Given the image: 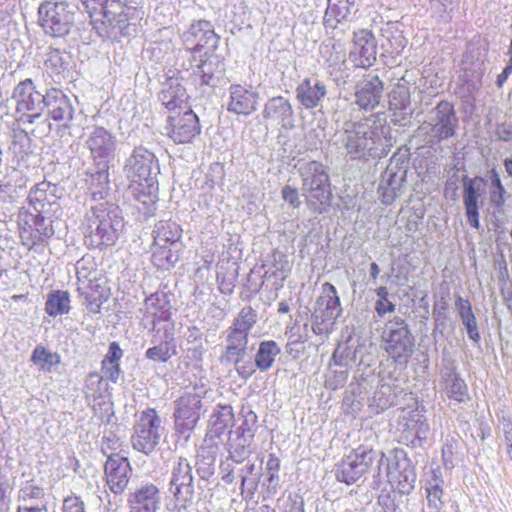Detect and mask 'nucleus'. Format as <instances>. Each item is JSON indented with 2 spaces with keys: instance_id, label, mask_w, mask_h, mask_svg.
Wrapping results in <instances>:
<instances>
[{
  "instance_id": "obj_1",
  "label": "nucleus",
  "mask_w": 512,
  "mask_h": 512,
  "mask_svg": "<svg viewBox=\"0 0 512 512\" xmlns=\"http://www.w3.org/2000/svg\"><path fill=\"white\" fill-rule=\"evenodd\" d=\"M390 127L373 117L345 121L333 136V144L350 160L381 159L392 147Z\"/></svg>"
},
{
  "instance_id": "obj_2",
  "label": "nucleus",
  "mask_w": 512,
  "mask_h": 512,
  "mask_svg": "<svg viewBox=\"0 0 512 512\" xmlns=\"http://www.w3.org/2000/svg\"><path fill=\"white\" fill-rule=\"evenodd\" d=\"M124 226L117 208L102 202L91 206L86 213L85 244L91 248L111 246Z\"/></svg>"
},
{
  "instance_id": "obj_3",
  "label": "nucleus",
  "mask_w": 512,
  "mask_h": 512,
  "mask_svg": "<svg viewBox=\"0 0 512 512\" xmlns=\"http://www.w3.org/2000/svg\"><path fill=\"white\" fill-rule=\"evenodd\" d=\"M298 173L307 206L315 213H322L332 197L329 175L324 165L318 161L302 162L299 163Z\"/></svg>"
},
{
  "instance_id": "obj_4",
  "label": "nucleus",
  "mask_w": 512,
  "mask_h": 512,
  "mask_svg": "<svg viewBox=\"0 0 512 512\" xmlns=\"http://www.w3.org/2000/svg\"><path fill=\"white\" fill-rule=\"evenodd\" d=\"M367 453L372 454L370 463H367V466L375 485H380L386 478L392 485L396 484L402 493H408L413 489L416 475L413 468L409 467L408 460L405 458L403 451L395 450L396 467L400 468L402 466L403 468L398 473L391 468L384 452L367 448Z\"/></svg>"
},
{
  "instance_id": "obj_5",
  "label": "nucleus",
  "mask_w": 512,
  "mask_h": 512,
  "mask_svg": "<svg viewBox=\"0 0 512 512\" xmlns=\"http://www.w3.org/2000/svg\"><path fill=\"white\" fill-rule=\"evenodd\" d=\"M73 9L67 2L47 0L38 8V23L43 32L54 38L67 36L74 27Z\"/></svg>"
},
{
  "instance_id": "obj_6",
  "label": "nucleus",
  "mask_w": 512,
  "mask_h": 512,
  "mask_svg": "<svg viewBox=\"0 0 512 512\" xmlns=\"http://www.w3.org/2000/svg\"><path fill=\"white\" fill-rule=\"evenodd\" d=\"M382 337L389 356L398 364L407 363L413 353L414 337L406 321L394 317L385 324Z\"/></svg>"
},
{
  "instance_id": "obj_7",
  "label": "nucleus",
  "mask_w": 512,
  "mask_h": 512,
  "mask_svg": "<svg viewBox=\"0 0 512 512\" xmlns=\"http://www.w3.org/2000/svg\"><path fill=\"white\" fill-rule=\"evenodd\" d=\"M160 430L161 419L157 411L152 408L144 410L134 425V432L131 436L133 448L148 455L159 444Z\"/></svg>"
},
{
  "instance_id": "obj_8",
  "label": "nucleus",
  "mask_w": 512,
  "mask_h": 512,
  "mask_svg": "<svg viewBox=\"0 0 512 512\" xmlns=\"http://www.w3.org/2000/svg\"><path fill=\"white\" fill-rule=\"evenodd\" d=\"M12 98L16 101L17 112L22 113L18 120L23 123H33L46 105V94L36 91L31 79L21 81L14 88Z\"/></svg>"
},
{
  "instance_id": "obj_9",
  "label": "nucleus",
  "mask_w": 512,
  "mask_h": 512,
  "mask_svg": "<svg viewBox=\"0 0 512 512\" xmlns=\"http://www.w3.org/2000/svg\"><path fill=\"white\" fill-rule=\"evenodd\" d=\"M84 145L90 152L93 163H110L117 149V137L103 126L87 127Z\"/></svg>"
},
{
  "instance_id": "obj_10",
  "label": "nucleus",
  "mask_w": 512,
  "mask_h": 512,
  "mask_svg": "<svg viewBox=\"0 0 512 512\" xmlns=\"http://www.w3.org/2000/svg\"><path fill=\"white\" fill-rule=\"evenodd\" d=\"M202 400L197 393L186 392L174 401L175 429L188 440L200 419Z\"/></svg>"
},
{
  "instance_id": "obj_11",
  "label": "nucleus",
  "mask_w": 512,
  "mask_h": 512,
  "mask_svg": "<svg viewBox=\"0 0 512 512\" xmlns=\"http://www.w3.org/2000/svg\"><path fill=\"white\" fill-rule=\"evenodd\" d=\"M430 127L431 136L441 142L455 135L458 127V117L453 104L448 101H440L428 115V119L421 128Z\"/></svg>"
},
{
  "instance_id": "obj_12",
  "label": "nucleus",
  "mask_w": 512,
  "mask_h": 512,
  "mask_svg": "<svg viewBox=\"0 0 512 512\" xmlns=\"http://www.w3.org/2000/svg\"><path fill=\"white\" fill-rule=\"evenodd\" d=\"M124 171L132 182L153 181V178L159 173L158 160L153 152L143 146H138L126 159Z\"/></svg>"
},
{
  "instance_id": "obj_13",
  "label": "nucleus",
  "mask_w": 512,
  "mask_h": 512,
  "mask_svg": "<svg viewBox=\"0 0 512 512\" xmlns=\"http://www.w3.org/2000/svg\"><path fill=\"white\" fill-rule=\"evenodd\" d=\"M342 312L340 298L335 286L329 282L322 284L321 295L317 298L312 313V327L315 333L321 331L319 325L329 322L333 324Z\"/></svg>"
},
{
  "instance_id": "obj_14",
  "label": "nucleus",
  "mask_w": 512,
  "mask_h": 512,
  "mask_svg": "<svg viewBox=\"0 0 512 512\" xmlns=\"http://www.w3.org/2000/svg\"><path fill=\"white\" fill-rule=\"evenodd\" d=\"M372 454L367 453V448L359 447L346 455L336 470V478L347 485L357 482L366 472L367 463H370Z\"/></svg>"
},
{
  "instance_id": "obj_15",
  "label": "nucleus",
  "mask_w": 512,
  "mask_h": 512,
  "mask_svg": "<svg viewBox=\"0 0 512 512\" xmlns=\"http://www.w3.org/2000/svg\"><path fill=\"white\" fill-rule=\"evenodd\" d=\"M167 121L168 135L175 143H190L200 133L199 119L192 109L170 115Z\"/></svg>"
},
{
  "instance_id": "obj_16",
  "label": "nucleus",
  "mask_w": 512,
  "mask_h": 512,
  "mask_svg": "<svg viewBox=\"0 0 512 512\" xmlns=\"http://www.w3.org/2000/svg\"><path fill=\"white\" fill-rule=\"evenodd\" d=\"M266 127L278 126L290 130L294 127V110L290 101L283 96H275L266 101L262 110Z\"/></svg>"
},
{
  "instance_id": "obj_17",
  "label": "nucleus",
  "mask_w": 512,
  "mask_h": 512,
  "mask_svg": "<svg viewBox=\"0 0 512 512\" xmlns=\"http://www.w3.org/2000/svg\"><path fill=\"white\" fill-rule=\"evenodd\" d=\"M171 474L170 491L176 501L182 504L190 502L194 496V485L192 467L187 459L179 457Z\"/></svg>"
},
{
  "instance_id": "obj_18",
  "label": "nucleus",
  "mask_w": 512,
  "mask_h": 512,
  "mask_svg": "<svg viewBox=\"0 0 512 512\" xmlns=\"http://www.w3.org/2000/svg\"><path fill=\"white\" fill-rule=\"evenodd\" d=\"M107 485L116 495L122 494L132 475V468L127 458L118 454L108 457L104 467Z\"/></svg>"
},
{
  "instance_id": "obj_19",
  "label": "nucleus",
  "mask_w": 512,
  "mask_h": 512,
  "mask_svg": "<svg viewBox=\"0 0 512 512\" xmlns=\"http://www.w3.org/2000/svg\"><path fill=\"white\" fill-rule=\"evenodd\" d=\"M377 44L373 34L366 29L354 32L350 59L361 68H369L376 61Z\"/></svg>"
},
{
  "instance_id": "obj_20",
  "label": "nucleus",
  "mask_w": 512,
  "mask_h": 512,
  "mask_svg": "<svg viewBox=\"0 0 512 512\" xmlns=\"http://www.w3.org/2000/svg\"><path fill=\"white\" fill-rule=\"evenodd\" d=\"M54 234L51 221L47 220L42 213L25 214L24 224L21 227V238L26 239L27 245H36L44 242Z\"/></svg>"
},
{
  "instance_id": "obj_21",
  "label": "nucleus",
  "mask_w": 512,
  "mask_h": 512,
  "mask_svg": "<svg viewBox=\"0 0 512 512\" xmlns=\"http://www.w3.org/2000/svg\"><path fill=\"white\" fill-rule=\"evenodd\" d=\"M401 441L407 445L418 446L427 439L429 424L426 418L418 412H411L399 422Z\"/></svg>"
},
{
  "instance_id": "obj_22",
  "label": "nucleus",
  "mask_w": 512,
  "mask_h": 512,
  "mask_svg": "<svg viewBox=\"0 0 512 512\" xmlns=\"http://www.w3.org/2000/svg\"><path fill=\"white\" fill-rule=\"evenodd\" d=\"M463 204L468 223L475 229L480 228L479 199L482 195V179L463 178Z\"/></svg>"
},
{
  "instance_id": "obj_23",
  "label": "nucleus",
  "mask_w": 512,
  "mask_h": 512,
  "mask_svg": "<svg viewBox=\"0 0 512 512\" xmlns=\"http://www.w3.org/2000/svg\"><path fill=\"white\" fill-rule=\"evenodd\" d=\"M383 83L377 75H368L356 86V104L363 110H373L380 102Z\"/></svg>"
},
{
  "instance_id": "obj_24",
  "label": "nucleus",
  "mask_w": 512,
  "mask_h": 512,
  "mask_svg": "<svg viewBox=\"0 0 512 512\" xmlns=\"http://www.w3.org/2000/svg\"><path fill=\"white\" fill-rule=\"evenodd\" d=\"M160 492L156 485L146 483L129 495L130 512H156L160 505Z\"/></svg>"
},
{
  "instance_id": "obj_25",
  "label": "nucleus",
  "mask_w": 512,
  "mask_h": 512,
  "mask_svg": "<svg viewBox=\"0 0 512 512\" xmlns=\"http://www.w3.org/2000/svg\"><path fill=\"white\" fill-rule=\"evenodd\" d=\"M129 190L136 202L137 210L146 217L152 216L158 201V188L153 181L133 182Z\"/></svg>"
},
{
  "instance_id": "obj_26",
  "label": "nucleus",
  "mask_w": 512,
  "mask_h": 512,
  "mask_svg": "<svg viewBox=\"0 0 512 512\" xmlns=\"http://www.w3.org/2000/svg\"><path fill=\"white\" fill-rule=\"evenodd\" d=\"M295 92L296 99L305 109H313L326 97L327 87L318 78H305Z\"/></svg>"
},
{
  "instance_id": "obj_27",
  "label": "nucleus",
  "mask_w": 512,
  "mask_h": 512,
  "mask_svg": "<svg viewBox=\"0 0 512 512\" xmlns=\"http://www.w3.org/2000/svg\"><path fill=\"white\" fill-rule=\"evenodd\" d=\"M183 40L190 49H201L205 46L214 47L217 43V35L209 21L199 20L192 23L183 34Z\"/></svg>"
},
{
  "instance_id": "obj_28",
  "label": "nucleus",
  "mask_w": 512,
  "mask_h": 512,
  "mask_svg": "<svg viewBox=\"0 0 512 512\" xmlns=\"http://www.w3.org/2000/svg\"><path fill=\"white\" fill-rule=\"evenodd\" d=\"M86 185L94 200H102L109 191V163H94L85 178Z\"/></svg>"
},
{
  "instance_id": "obj_29",
  "label": "nucleus",
  "mask_w": 512,
  "mask_h": 512,
  "mask_svg": "<svg viewBox=\"0 0 512 512\" xmlns=\"http://www.w3.org/2000/svg\"><path fill=\"white\" fill-rule=\"evenodd\" d=\"M230 101L228 111L235 114L249 115L255 109L258 101V94L247 90L241 85L234 84L229 88Z\"/></svg>"
},
{
  "instance_id": "obj_30",
  "label": "nucleus",
  "mask_w": 512,
  "mask_h": 512,
  "mask_svg": "<svg viewBox=\"0 0 512 512\" xmlns=\"http://www.w3.org/2000/svg\"><path fill=\"white\" fill-rule=\"evenodd\" d=\"M45 108L53 120L63 121L65 125L73 119L74 109L68 97L58 89L46 93Z\"/></svg>"
},
{
  "instance_id": "obj_31",
  "label": "nucleus",
  "mask_w": 512,
  "mask_h": 512,
  "mask_svg": "<svg viewBox=\"0 0 512 512\" xmlns=\"http://www.w3.org/2000/svg\"><path fill=\"white\" fill-rule=\"evenodd\" d=\"M55 192L56 186L49 182H41L31 189L28 199L36 213H47L57 204Z\"/></svg>"
},
{
  "instance_id": "obj_32",
  "label": "nucleus",
  "mask_w": 512,
  "mask_h": 512,
  "mask_svg": "<svg viewBox=\"0 0 512 512\" xmlns=\"http://www.w3.org/2000/svg\"><path fill=\"white\" fill-rule=\"evenodd\" d=\"M44 66L52 77L65 78L71 66V55L65 50L49 47Z\"/></svg>"
},
{
  "instance_id": "obj_33",
  "label": "nucleus",
  "mask_w": 512,
  "mask_h": 512,
  "mask_svg": "<svg viewBox=\"0 0 512 512\" xmlns=\"http://www.w3.org/2000/svg\"><path fill=\"white\" fill-rule=\"evenodd\" d=\"M355 5V0H328L323 22L326 28L335 29L337 25L347 20Z\"/></svg>"
},
{
  "instance_id": "obj_34",
  "label": "nucleus",
  "mask_w": 512,
  "mask_h": 512,
  "mask_svg": "<svg viewBox=\"0 0 512 512\" xmlns=\"http://www.w3.org/2000/svg\"><path fill=\"white\" fill-rule=\"evenodd\" d=\"M181 236L182 229L176 222L161 220L155 224L153 243L157 246L173 245L174 247H182Z\"/></svg>"
},
{
  "instance_id": "obj_35",
  "label": "nucleus",
  "mask_w": 512,
  "mask_h": 512,
  "mask_svg": "<svg viewBox=\"0 0 512 512\" xmlns=\"http://www.w3.org/2000/svg\"><path fill=\"white\" fill-rule=\"evenodd\" d=\"M18 510H48L43 489L35 485H26L19 490Z\"/></svg>"
},
{
  "instance_id": "obj_36",
  "label": "nucleus",
  "mask_w": 512,
  "mask_h": 512,
  "mask_svg": "<svg viewBox=\"0 0 512 512\" xmlns=\"http://www.w3.org/2000/svg\"><path fill=\"white\" fill-rule=\"evenodd\" d=\"M187 92L180 83H171L159 95L161 103L170 111L191 109L187 105Z\"/></svg>"
},
{
  "instance_id": "obj_37",
  "label": "nucleus",
  "mask_w": 512,
  "mask_h": 512,
  "mask_svg": "<svg viewBox=\"0 0 512 512\" xmlns=\"http://www.w3.org/2000/svg\"><path fill=\"white\" fill-rule=\"evenodd\" d=\"M102 376L98 373H90L87 377L85 389L86 394L92 396L93 398L100 397V394L94 389V386L102 385L103 377H106L113 383H116L119 379L121 369L119 363H106L102 362L101 368Z\"/></svg>"
},
{
  "instance_id": "obj_38",
  "label": "nucleus",
  "mask_w": 512,
  "mask_h": 512,
  "mask_svg": "<svg viewBox=\"0 0 512 512\" xmlns=\"http://www.w3.org/2000/svg\"><path fill=\"white\" fill-rule=\"evenodd\" d=\"M281 353V348L273 340L259 343L255 354L254 365L262 372L268 371L274 364L275 358Z\"/></svg>"
},
{
  "instance_id": "obj_39",
  "label": "nucleus",
  "mask_w": 512,
  "mask_h": 512,
  "mask_svg": "<svg viewBox=\"0 0 512 512\" xmlns=\"http://www.w3.org/2000/svg\"><path fill=\"white\" fill-rule=\"evenodd\" d=\"M181 247L173 245H152V262L159 269H170L179 260V251Z\"/></svg>"
},
{
  "instance_id": "obj_40",
  "label": "nucleus",
  "mask_w": 512,
  "mask_h": 512,
  "mask_svg": "<svg viewBox=\"0 0 512 512\" xmlns=\"http://www.w3.org/2000/svg\"><path fill=\"white\" fill-rule=\"evenodd\" d=\"M70 302V295L67 291H51L47 295L45 311L52 317L68 314L71 309Z\"/></svg>"
},
{
  "instance_id": "obj_41",
  "label": "nucleus",
  "mask_w": 512,
  "mask_h": 512,
  "mask_svg": "<svg viewBox=\"0 0 512 512\" xmlns=\"http://www.w3.org/2000/svg\"><path fill=\"white\" fill-rule=\"evenodd\" d=\"M144 306L147 316L153 317V326H155L156 320L167 319L168 302L164 295L158 293L151 294L146 298Z\"/></svg>"
},
{
  "instance_id": "obj_42",
  "label": "nucleus",
  "mask_w": 512,
  "mask_h": 512,
  "mask_svg": "<svg viewBox=\"0 0 512 512\" xmlns=\"http://www.w3.org/2000/svg\"><path fill=\"white\" fill-rule=\"evenodd\" d=\"M390 109L394 110V116L397 117L396 121H405L410 118V95L406 90L394 91L391 94Z\"/></svg>"
},
{
  "instance_id": "obj_43",
  "label": "nucleus",
  "mask_w": 512,
  "mask_h": 512,
  "mask_svg": "<svg viewBox=\"0 0 512 512\" xmlns=\"http://www.w3.org/2000/svg\"><path fill=\"white\" fill-rule=\"evenodd\" d=\"M31 361L44 372H51L54 366L60 363V356L46 349L44 346L38 345L34 348Z\"/></svg>"
},
{
  "instance_id": "obj_44",
  "label": "nucleus",
  "mask_w": 512,
  "mask_h": 512,
  "mask_svg": "<svg viewBox=\"0 0 512 512\" xmlns=\"http://www.w3.org/2000/svg\"><path fill=\"white\" fill-rule=\"evenodd\" d=\"M254 437V429H244L241 437H239V443L230 451V457L236 463L243 462L251 453L249 448L250 442Z\"/></svg>"
},
{
  "instance_id": "obj_45",
  "label": "nucleus",
  "mask_w": 512,
  "mask_h": 512,
  "mask_svg": "<svg viewBox=\"0 0 512 512\" xmlns=\"http://www.w3.org/2000/svg\"><path fill=\"white\" fill-rule=\"evenodd\" d=\"M280 460L274 454H270L266 463V482L268 493L275 495L279 489Z\"/></svg>"
},
{
  "instance_id": "obj_46",
  "label": "nucleus",
  "mask_w": 512,
  "mask_h": 512,
  "mask_svg": "<svg viewBox=\"0 0 512 512\" xmlns=\"http://www.w3.org/2000/svg\"><path fill=\"white\" fill-rule=\"evenodd\" d=\"M407 171L390 164L382 175L381 185L401 191Z\"/></svg>"
},
{
  "instance_id": "obj_47",
  "label": "nucleus",
  "mask_w": 512,
  "mask_h": 512,
  "mask_svg": "<svg viewBox=\"0 0 512 512\" xmlns=\"http://www.w3.org/2000/svg\"><path fill=\"white\" fill-rule=\"evenodd\" d=\"M490 182V202L495 208L501 209L505 204L504 196L506 194V190L501 182L499 174L495 169L491 170Z\"/></svg>"
},
{
  "instance_id": "obj_48",
  "label": "nucleus",
  "mask_w": 512,
  "mask_h": 512,
  "mask_svg": "<svg viewBox=\"0 0 512 512\" xmlns=\"http://www.w3.org/2000/svg\"><path fill=\"white\" fill-rule=\"evenodd\" d=\"M446 382V393L449 398L458 402H463L468 398L467 385L464 380L451 374Z\"/></svg>"
},
{
  "instance_id": "obj_49",
  "label": "nucleus",
  "mask_w": 512,
  "mask_h": 512,
  "mask_svg": "<svg viewBox=\"0 0 512 512\" xmlns=\"http://www.w3.org/2000/svg\"><path fill=\"white\" fill-rule=\"evenodd\" d=\"M174 353L175 352L173 351V354ZM145 356L147 359L152 361L167 362L172 356V353L170 352L169 335L166 334L163 341H160L159 344L147 349Z\"/></svg>"
},
{
  "instance_id": "obj_50",
  "label": "nucleus",
  "mask_w": 512,
  "mask_h": 512,
  "mask_svg": "<svg viewBox=\"0 0 512 512\" xmlns=\"http://www.w3.org/2000/svg\"><path fill=\"white\" fill-rule=\"evenodd\" d=\"M256 319V312L251 307H244L235 318L232 328L248 334L256 323Z\"/></svg>"
},
{
  "instance_id": "obj_51",
  "label": "nucleus",
  "mask_w": 512,
  "mask_h": 512,
  "mask_svg": "<svg viewBox=\"0 0 512 512\" xmlns=\"http://www.w3.org/2000/svg\"><path fill=\"white\" fill-rule=\"evenodd\" d=\"M442 482V480L434 478L432 481L428 482V486L426 487L428 504L436 510H440L443 505L441 500L443 495L441 487Z\"/></svg>"
},
{
  "instance_id": "obj_52",
  "label": "nucleus",
  "mask_w": 512,
  "mask_h": 512,
  "mask_svg": "<svg viewBox=\"0 0 512 512\" xmlns=\"http://www.w3.org/2000/svg\"><path fill=\"white\" fill-rule=\"evenodd\" d=\"M214 63L212 60L207 59L197 66L194 75L199 78L200 85L214 86Z\"/></svg>"
},
{
  "instance_id": "obj_53",
  "label": "nucleus",
  "mask_w": 512,
  "mask_h": 512,
  "mask_svg": "<svg viewBox=\"0 0 512 512\" xmlns=\"http://www.w3.org/2000/svg\"><path fill=\"white\" fill-rule=\"evenodd\" d=\"M232 418V409L230 406H222L218 410H215L211 416V421L214 426H217L219 430L224 429L227 426L228 421Z\"/></svg>"
},
{
  "instance_id": "obj_54",
  "label": "nucleus",
  "mask_w": 512,
  "mask_h": 512,
  "mask_svg": "<svg viewBox=\"0 0 512 512\" xmlns=\"http://www.w3.org/2000/svg\"><path fill=\"white\" fill-rule=\"evenodd\" d=\"M462 321V324L466 328L468 337L476 344L478 345L480 342V333L477 326V320L474 315V313L463 316L460 318Z\"/></svg>"
},
{
  "instance_id": "obj_55",
  "label": "nucleus",
  "mask_w": 512,
  "mask_h": 512,
  "mask_svg": "<svg viewBox=\"0 0 512 512\" xmlns=\"http://www.w3.org/2000/svg\"><path fill=\"white\" fill-rule=\"evenodd\" d=\"M389 48H387L390 53L392 54H400L402 50L406 47L407 40L406 38L400 33H391L390 36L385 35Z\"/></svg>"
},
{
  "instance_id": "obj_56",
  "label": "nucleus",
  "mask_w": 512,
  "mask_h": 512,
  "mask_svg": "<svg viewBox=\"0 0 512 512\" xmlns=\"http://www.w3.org/2000/svg\"><path fill=\"white\" fill-rule=\"evenodd\" d=\"M227 345L237 346L239 348L247 349L248 334L242 331H238L234 328H230L227 335Z\"/></svg>"
},
{
  "instance_id": "obj_57",
  "label": "nucleus",
  "mask_w": 512,
  "mask_h": 512,
  "mask_svg": "<svg viewBox=\"0 0 512 512\" xmlns=\"http://www.w3.org/2000/svg\"><path fill=\"white\" fill-rule=\"evenodd\" d=\"M246 354V349L237 346L227 345L225 354L222 356V361L229 364H238L242 361Z\"/></svg>"
},
{
  "instance_id": "obj_58",
  "label": "nucleus",
  "mask_w": 512,
  "mask_h": 512,
  "mask_svg": "<svg viewBox=\"0 0 512 512\" xmlns=\"http://www.w3.org/2000/svg\"><path fill=\"white\" fill-rule=\"evenodd\" d=\"M75 270L79 281L86 280L94 271V264L90 258L83 257L76 262Z\"/></svg>"
},
{
  "instance_id": "obj_59",
  "label": "nucleus",
  "mask_w": 512,
  "mask_h": 512,
  "mask_svg": "<svg viewBox=\"0 0 512 512\" xmlns=\"http://www.w3.org/2000/svg\"><path fill=\"white\" fill-rule=\"evenodd\" d=\"M282 198L290 204L293 208H299L301 201L299 198V192L296 188L289 185H285L281 190Z\"/></svg>"
},
{
  "instance_id": "obj_60",
  "label": "nucleus",
  "mask_w": 512,
  "mask_h": 512,
  "mask_svg": "<svg viewBox=\"0 0 512 512\" xmlns=\"http://www.w3.org/2000/svg\"><path fill=\"white\" fill-rule=\"evenodd\" d=\"M63 512H85L83 501L77 496H69L64 499Z\"/></svg>"
},
{
  "instance_id": "obj_61",
  "label": "nucleus",
  "mask_w": 512,
  "mask_h": 512,
  "mask_svg": "<svg viewBox=\"0 0 512 512\" xmlns=\"http://www.w3.org/2000/svg\"><path fill=\"white\" fill-rule=\"evenodd\" d=\"M123 356V351L117 342H112L109 345L108 353L102 362L106 363H119V360Z\"/></svg>"
},
{
  "instance_id": "obj_62",
  "label": "nucleus",
  "mask_w": 512,
  "mask_h": 512,
  "mask_svg": "<svg viewBox=\"0 0 512 512\" xmlns=\"http://www.w3.org/2000/svg\"><path fill=\"white\" fill-rule=\"evenodd\" d=\"M455 306L460 318L473 313L470 301L461 296L456 297Z\"/></svg>"
},
{
  "instance_id": "obj_63",
  "label": "nucleus",
  "mask_w": 512,
  "mask_h": 512,
  "mask_svg": "<svg viewBox=\"0 0 512 512\" xmlns=\"http://www.w3.org/2000/svg\"><path fill=\"white\" fill-rule=\"evenodd\" d=\"M379 189L382 190V194H381L382 202L386 205L392 204V202L395 200V198L398 197L401 193V191L386 187L381 184H380Z\"/></svg>"
},
{
  "instance_id": "obj_64",
  "label": "nucleus",
  "mask_w": 512,
  "mask_h": 512,
  "mask_svg": "<svg viewBox=\"0 0 512 512\" xmlns=\"http://www.w3.org/2000/svg\"><path fill=\"white\" fill-rule=\"evenodd\" d=\"M234 365L236 366V372L243 379H248L255 372L251 362L242 363L241 361L240 363Z\"/></svg>"
}]
</instances>
